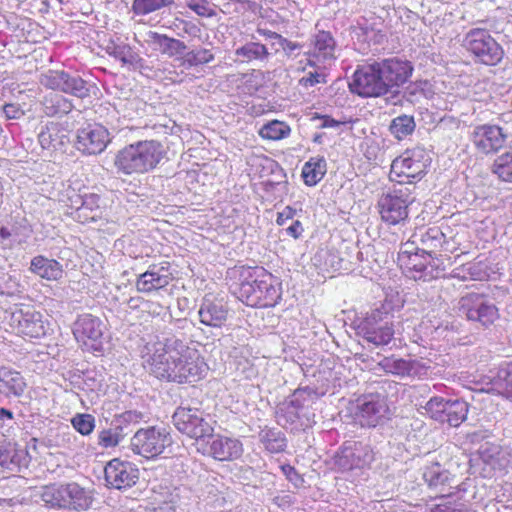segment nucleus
Here are the masks:
<instances>
[{
  "mask_svg": "<svg viewBox=\"0 0 512 512\" xmlns=\"http://www.w3.org/2000/svg\"><path fill=\"white\" fill-rule=\"evenodd\" d=\"M459 310L467 320L478 322L484 327L492 325L499 318L496 305L479 293H468L461 297Z\"/></svg>",
  "mask_w": 512,
  "mask_h": 512,
  "instance_id": "11",
  "label": "nucleus"
},
{
  "mask_svg": "<svg viewBox=\"0 0 512 512\" xmlns=\"http://www.w3.org/2000/svg\"><path fill=\"white\" fill-rule=\"evenodd\" d=\"M21 292L19 280L8 275L3 281H0V294L6 296H15Z\"/></svg>",
  "mask_w": 512,
  "mask_h": 512,
  "instance_id": "60",
  "label": "nucleus"
},
{
  "mask_svg": "<svg viewBox=\"0 0 512 512\" xmlns=\"http://www.w3.org/2000/svg\"><path fill=\"white\" fill-rule=\"evenodd\" d=\"M313 68L312 71L305 73L298 81L299 85L305 89L316 86L317 84H324L326 80V68L327 65L319 63V65L310 66Z\"/></svg>",
  "mask_w": 512,
  "mask_h": 512,
  "instance_id": "55",
  "label": "nucleus"
},
{
  "mask_svg": "<svg viewBox=\"0 0 512 512\" xmlns=\"http://www.w3.org/2000/svg\"><path fill=\"white\" fill-rule=\"evenodd\" d=\"M145 369L156 378L193 383L205 377L208 366L193 341L178 337L148 343L142 350Z\"/></svg>",
  "mask_w": 512,
  "mask_h": 512,
  "instance_id": "1",
  "label": "nucleus"
},
{
  "mask_svg": "<svg viewBox=\"0 0 512 512\" xmlns=\"http://www.w3.org/2000/svg\"><path fill=\"white\" fill-rule=\"evenodd\" d=\"M493 385L500 394L512 398V363L503 364L498 368Z\"/></svg>",
  "mask_w": 512,
  "mask_h": 512,
  "instance_id": "49",
  "label": "nucleus"
},
{
  "mask_svg": "<svg viewBox=\"0 0 512 512\" xmlns=\"http://www.w3.org/2000/svg\"><path fill=\"white\" fill-rule=\"evenodd\" d=\"M67 205L75 209L74 219L81 223L93 222L101 218L103 207L101 198L96 193H76L74 189H67Z\"/></svg>",
  "mask_w": 512,
  "mask_h": 512,
  "instance_id": "19",
  "label": "nucleus"
},
{
  "mask_svg": "<svg viewBox=\"0 0 512 512\" xmlns=\"http://www.w3.org/2000/svg\"><path fill=\"white\" fill-rule=\"evenodd\" d=\"M324 392L306 386L296 389L293 394L278 406L276 419L285 429L298 430L307 426L308 418L305 410Z\"/></svg>",
  "mask_w": 512,
  "mask_h": 512,
  "instance_id": "4",
  "label": "nucleus"
},
{
  "mask_svg": "<svg viewBox=\"0 0 512 512\" xmlns=\"http://www.w3.org/2000/svg\"><path fill=\"white\" fill-rule=\"evenodd\" d=\"M258 439L264 450L271 454L282 453L287 447L285 434L277 428L265 426L260 429Z\"/></svg>",
  "mask_w": 512,
  "mask_h": 512,
  "instance_id": "41",
  "label": "nucleus"
},
{
  "mask_svg": "<svg viewBox=\"0 0 512 512\" xmlns=\"http://www.w3.org/2000/svg\"><path fill=\"white\" fill-rule=\"evenodd\" d=\"M105 325L102 320L90 313L78 315L73 323L72 332L76 341L87 351L103 350Z\"/></svg>",
  "mask_w": 512,
  "mask_h": 512,
  "instance_id": "9",
  "label": "nucleus"
},
{
  "mask_svg": "<svg viewBox=\"0 0 512 512\" xmlns=\"http://www.w3.org/2000/svg\"><path fill=\"white\" fill-rule=\"evenodd\" d=\"M163 145L156 140H141L120 149L114 158L118 173L141 175L155 169L165 156Z\"/></svg>",
  "mask_w": 512,
  "mask_h": 512,
  "instance_id": "3",
  "label": "nucleus"
},
{
  "mask_svg": "<svg viewBox=\"0 0 512 512\" xmlns=\"http://www.w3.org/2000/svg\"><path fill=\"white\" fill-rule=\"evenodd\" d=\"M207 444L204 448H199L203 454L218 461H233L238 459L243 453V445L240 440L223 435L207 436Z\"/></svg>",
  "mask_w": 512,
  "mask_h": 512,
  "instance_id": "25",
  "label": "nucleus"
},
{
  "mask_svg": "<svg viewBox=\"0 0 512 512\" xmlns=\"http://www.w3.org/2000/svg\"><path fill=\"white\" fill-rule=\"evenodd\" d=\"M173 0H133L131 11L136 16H146L171 6Z\"/></svg>",
  "mask_w": 512,
  "mask_h": 512,
  "instance_id": "48",
  "label": "nucleus"
},
{
  "mask_svg": "<svg viewBox=\"0 0 512 512\" xmlns=\"http://www.w3.org/2000/svg\"><path fill=\"white\" fill-rule=\"evenodd\" d=\"M354 34L359 41L367 43L368 45L382 44L385 39V34L369 24L366 19L358 21L357 26L354 28Z\"/></svg>",
  "mask_w": 512,
  "mask_h": 512,
  "instance_id": "45",
  "label": "nucleus"
},
{
  "mask_svg": "<svg viewBox=\"0 0 512 512\" xmlns=\"http://www.w3.org/2000/svg\"><path fill=\"white\" fill-rule=\"evenodd\" d=\"M173 280V274L168 262L152 264L141 273L136 280L135 286L138 292L152 293L167 287Z\"/></svg>",
  "mask_w": 512,
  "mask_h": 512,
  "instance_id": "26",
  "label": "nucleus"
},
{
  "mask_svg": "<svg viewBox=\"0 0 512 512\" xmlns=\"http://www.w3.org/2000/svg\"><path fill=\"white\" fill-rule=\"evenodd\" d=\"M42 314L32 308L17 309L10 314V326L17 333L31 338L46 334Z\"/></svg>",
  "mask_w": 512,
  "mask_h": 512,
  "instance_id": "24",
  "label": "nucleus"
},
{
  "mask_svg": "<svg viewBox=\"0 0 512 512\" xmlns=\"http://www.w3.org/2000/svg\"><path fill=\"white\" fill-rule=\"evenodd\" d=\"M312 48L305 53L307 56L306 66L330 65L336 59V42L328 31H319L312 39Z\"/></svg>",
  "mask_w": 512,
  "mask_h": 512,
  "instance_id": "28",
  "label": "nucleus"
},
{
  "mask_svg": "<svg viewBox=\"0 0 512 512\" xmlns=\"http://www.w3.org/2000/svg\"><path fill=\"white\" fill-rule=\"evenodd\" d=\"M29 271L48 281H58L63 276L62 264L43 255L31 259Z\"/></svg>",
  "mask_w": 512,
  "mask_h": 512,
  "instance_id": "36",
  "label": "nucleus"
},
{
  "mask_svg": "<svg viewBox=\"0 0 512 512\" xmlns=\"http://www.w3.org/2000/svg\"><path fill=\"white\" fill-rule=\"evenodd\" d=\"M172 443L170 433L162 427L139 429L131 438V449L146 459H153L164 452Z\"/></svg>",
  "mask_w": 512,
  "mask_h": 512,
  "instance_id": "8",
  "label": "nucleus"
},
{
  "mask_svg": "<svg viewBox=\"0 0 512 512\" xmlns=\"http://www.w3.org/2000/svg\"><path fill=\"white\" fill-rule=\"evenodd\" d=\"M93 502V495L90 490L81 487L75 482L65 484V509L84 511Z\"/></svg>",
  "mask_w": 512,
  "mask_h": 512,
  "instance_id": "38",
  "label": "nucleus"
},
{
  "mask_svg": "<svg viewBox=\"0 0 512 512\" xmlns=\"http://www.w3.org/2000/svg\"><path fill=\"white\" fill-rule=\"evenodd\" d=\"M172 418L179 432L196 440L205 439L214 431L212 425L198 409L179 407Z\"/></svg>",
  "mask_w": 512,
  "mask_h": 512,
  "instance_id": "17",
  "label": "nucleus"
},
{
  "mask_svg": "<svg viewBox=\"0 0 512 512\" xmlns=\"http://www.w3.org/2000/svg\"><path fill=\"white\" fill-rule=\"evenodd\" d=\"M375 459V453L368 443L345 442L334 456V465L340 471L369 467Z\"/></svg>",
  "mask_w": 512,
  "mask_h": 512,
  "instance_id": "13",
  "label": "nucleus"
},
{
  "mask_svg": "<svg viewBox=\"0 0 512 512\" xmlns=\"http://www.w3.org/2000/svg\"><path fill=\"white\" fill-rule=\"evenodd\" d=\"M416 124L413 116L400 115L391 121L389 126L391 134L398 140H402L411 135L415 130Z\"/></svg>",
  "mask_w": 512,
  "mask_h": 512,
  "instance_id": "50",
  "label": "nucleus"
},
{
  "mask_svg": "<svg viewBox=\"0 0 512 512\" xmlns=\"http://www.w3.org/2000/svg\"><path fill=\"white\" fill-rule=\"evenodd\" d=\"M28 454L16 443L4 441L0 443V466L10 471H17L27 466Z\"/></svg>",
  "mask_w": 512,
  "mask_h": 512,
  "instance_id": "35",
  "label": "nucleus"
},
{
  "mask_svg": "<svg viewBox=\"0 0 512 512\" xmlns=\"http://www.w3.org/2000/svg\"><path fill=\"white\" fill-rule=\"evenodd\" d=\"M376 63L387 92L404 84L413 72V66L409 61L398 58H388Z\"/></svg>",
  "mask_w": 512,
  "mask_h": 512,
  "instance_id": "27",
  "label": "nucleus"
},
{
  "mask_svg": "<svg viewBox=\"0 0 512 512\" xmlns=\"http://www.w3.org/2000/svg\"><path fill=\"white\" fill-rule=\"evenodd\" d=\"M448 402L443 397H432L426 403L425 409L432 419L442 422Z\"/></svg>",
  "mask_w": 512,
  "mask_h": 512,
  "instance_id": "57",
  "label": "nucleus"
},
{
  "mask_svg": "<svg viewBox=\"0 0 512 512\" xmlns=\"http://www.w3.org/2000/svg\"><path fill=\"white\" fill-rule=\"evenodd\" d=\"M296 213H297L296 209H294L290 206H286L281 212H278L276 223L279 226H284L287 224V222L289 220L293 221V218Z\"/></svg>",
  "mask_w": 512,
  "mask_h": 512,
  "instance_id": "64",
  "label": "nucleus"
},
{
  "mask_svg": "<svg viewBox=\"0 0 512 512\" xmlns=\"http://www.w3.org/2000/svg\"><path fill=\"white\" fill-rule=\"evenodd\" d=\"M423 478L428 486L435 490L436 495L445 496L450 494L451 478L450 473L444 470L440 464L435 463L427 466L423 473Z\"/></svg>",
  "mask_w": 512,
  "mask_h": 512,
  "instance_id": "37",
  "label": "nucleus"
},
{
  "mask_svg": "<svg viewBox=\"0 0 512 512\" xmlns=\"http://www.w3.org/2000/svg\"><path fill=\"white\" fill-rule=\"evenodd\" d=\"M32 233L27 223H14L0 227V247L3 250H12L16 246L25 244Z\"/></svg>",
  "mask_w": 512,
  "mask_h": 512,
  "instance_id": "32",
  "label": "nucleus"
},
{
  "mask_svg": "<svg viewBox=\"0 0 512 512\" xmlns=\"http://www.w3.org/2000/svg\"><path fill=\"white\" fill-rule=\"evenodd\" d=\"M508 133L495 124H481L474 127L471 141L478 151L484 154H495L506 144Z\"/></svg>",
  "mask_w": 512,
  "mask_h": 512,
  "instance_id": "21",
  "label": "nucleus"
},
{
  "mask_svg": "<svg viewBox=\"0 0 512 512\" xmlns=\"http://www.w3.org/2000/svg\"><path fill=\"white\" fill-rule=\"evenodd\" d=\"M322 258L325 259L324 266L327 270L338 271L348 269L344 266V260L333 251H321L315 256V260Z\"/></svg>",
  "mask_w": 512,
  "mask_h": 512,
  "instance_id": "58",
  "label": "nucleus"
},
{
  "mask_svg": "<svg viewBox=\"0 0 512 512\" xmlns=\"http://www.w3.org/2000/svg\"><path fill=\"white\" fill-rule=\"evenodd\" d=\"M124 433L120 424L112 425L98 433V444L103 448H113L123 440Z\"/></svg>",
  "mask_w": 512,
  "mask_h": 512,
  "instance_id": "54",
  "label": "nucleus"
},
{
  "mask_svg": "<svg viewBox=\"0 0 512 512\" xmlns=\"http://www.w3.org/2000/svg\"><path fill=\"white\" fill-rule=\"evenodd\" d=\"M104 474L107 486L117 490L130 488L139 479V469L133 463L119 458L106 464Z\"/></svg>",
  "mask_w": 512,
  "mask_h": 512,
  "instance_id": "22",
  "label": "nucleus"
},
{
  "mask_svg": "<svg viewBox=\"0 0 512 512\" xmlns=\"http://www.w3.org/2000/svg\"><path fill=\"white\" fill-rule=\"evenodd\" d=\"M422 245L421 252L426 254L429 259L435 258L433 253L442 248L446 242V237L439 227H430L426 230H419L413 235Z\"/></svg>",
  "mask_w": 512,
  "mask_h": 512,
  "instance_id": "40",
  "label": "nucleus"
},
{
  "mask_svg": "<svg viewBox=\"0 0 512 512\" xmlns=\"http://www.w3.org/2000/svg\"><path fill=\"white\" fill-rule=\"evenodd\" d=\"M430 164V154L424 147L406 149L392 161L390 177L400 184L412 185L426 175Z\"/></svg>",
  "mask_w": 512,
  "mask_h": 512,
  "instance_id": "5",
  "label": "nucleus"
},
{
  "mask_svg": "<svg viewBox=\"0 0 512 512\" xmlns=\"http://www.w3.org/2000/svg\"><path fill=\"white\" fill-rule=\"evenodd\" d=\"M38 140L41 147L48 151H63L70 143L67 130L55 122L46 124L40 131Z\"/></svg>",
  "mask_w": 512,
  "mask_h": 512,
  "instance_id": "30",
  "label": "nucleus"
},
{
  "mask_svg": "<svg viewBox=\"0 0 512 512\" xmlns=\"http://www.w3.org/2000/svg\"><path fill=\"white\" fill-rule=\"evenodd\" d=\"M2 110L7 120L20 119L25 114L24 109L18 103H5Z\"/></svg>",
  "mask_w": 512,
  "mask_h": 512,
  "instance_id": "61",
  "label": "nucleus"
},
{
  "mask_svg": "<svg viewBox=\"0 0 512 512\" xmlns=\"http://www.w3.org/2000/svg\"><path fill=\"white\" fill-rule=\"evenodd\" d=\"M398 253V264L414 280L430 281L442 276L445 266L440 258H432L424 253L416 252L411 256Z\"/></svg>",
  "mask_w": 512,
  "mask_h": 512,
  "instance_id": "10",
  "label": "nucleus"
},
{
  "mask_svg": "<svg viewBox=\"0 0 512 512\" xmlns=\"http://www.w3.org/2000/svg\"><path fill=\"white\" fill-rule=\"evenodd\" d=\"M25 388L26 382L20 372L9 367H0V393L20 397Z\"/></svg>",
  "mask_w": 512,
  "mask_h": 512,
  "instance_id": "39",
  "label": "nucleus"
},
{
  "mask_svg": "<svg viewBox=\"0 0 512 512\" xmlns=\"http://www.w3.org/2000/svg\"><path fill=\"white\" fill-rule=\"evenodd\" d=\"M326 173V161L324 157H314L306 162L302 169V177L305 184L316 185Z\"/></svg>",
  "mask_w": 512,
  "mask_h": 512,
  "instance_id": "44",
  "label": "nucleus"
},
{
  "mask_svg": "<svg viewBox=\"0 0 512 512\" xmlns=\"http://www.w3.org/2000/svg\"><path fill=\"white\" fill-rule=\"evenodd\" d=\"M39 82L51 90H58L77 98L90 95V86L78 75H72L64 70H48L41 74Z\"/></svg>",
  "mask_w": 512,
  "mask_h": 512,
  "instance_id": "14",
  "label": "nucleus"
},
{
  "mask_svg": "<svg viewBox=\"0 0 512 512\" xmlns=\"http://www.w3.org/2000/svg\"><path fill=\"white\" fill-rule=\"evenodd\" d=\"M237 60L242 63H259L266 64L272 54L266 45L255 40L253 36L250 41L245 42L237 47L234 52Z\"/></svg>",
  "mask_w": 512,
  "mask_h": 512,
  "instance_id": "34",
  "label": "nucleus"
},
{
  "mask_svg": "<svg viewBox=\"0 0 512 512\" xmlns=\"http://www.w3.org/2000/svg\"><path fill=\"white\" fill-rule=\"evenodd\" d=\"M108 129L98 123H89L77 130L76 147L88 155L102 153L110 143Z\"/></svg>",
  "mask_w": 512,
  "mask_h": 512,
  "instance_id": "20",
  "label": "nucleus"
},
{
  "mask_svg": "<svg viewBox=\"0 0 512 512\" xmlns=\"http://www.w3.org/2000/svg\"><path fill=\"white\" fill-rule=\"evenodd\" d=\"M492 171L502 181L512 183V148L494 160Z\"/></svg>",
  "mask_w": 512,
  "mask_h": 512,
  "instance_id": "53",
  "label": "nucleus"
},
{
  "mask_svg": "<svg viewBox=\"0 0 512 512\" xmlns=\"http://www.w3.org/2000/svg\"><path fill=\"white\" fill-rule=\"evenodd\" d=\"M71 424L78 433L88 436L95 429V417L88 413H77L71 418Z\"/></svg>",
  "mask_w": 512,
  "mask_h": 512,
  "instance_id": "56",
  "label": "nucleus"
},
{
  "mask_svg": "<svg viewBox=\"0 0 512 512\" xmlns=\"http://www.w3.org/2000/svg\"><path fill=\"white\" fill-rule=\"evenodd\" d=\"M237 297L251 307H274L282 297L279 279L263 267H243Z\"/></svg>",
  "mask_w": 512,
  "mask_h": 512,
  "instance_id": "2",
  "label": "nucleus"
},
{
  "mask_svg": "<svg viewBox=\"0 0 512 512\" xmlns=\"http://www.w3.org/2000/svg\"><path fill=\"white\" fill-rule=\"evenodd\" d=\"M463 46L476 62L488 66L499 64L504 56L500 44L488 30L482 28L470 29L464 36Z\"/></svg>",
  "mask_w": 512,
  "mask_h": 512,
  "instance_id": "6",
  "label": "nucleus"
},
{
  "mask_svg": "<svg viewBox=\"0 0 512 512\" xmlns=\"http://www.w3.org/2000/svg\"><path fill=\"white\" fill-rule=\"evenodd\" d=\"M214 60V53L210 49L198 48L186 53L181 57V65L186 69L194 66L210 63Z\"/></svg>",
  "mask_w": 512,
  "mask_h": 512,
  "instance_id": "51",
  "label": "nucleus"
},
{
  "mask_svg": "<svg viewBox=\"0 0 512 512\" xmlns=\"http://www.w3.org/2000/svg\"><path fill=\"white\" fill-rule=\"evenodd\" d=\"M468 414V404L463 400H449L442 423H448L450 426L458 427Z\"/></svg>",
  "mask_w": 512,
  "mask_h": 512,
  "instance_id": "46",
  "label": "nucleus"
},
{
  "mask_svg": "<svg viewBox=\"0 0 512 512\" xmlns=\"http://www.w3.org/2000/svg\"><path fill=\"white\" fill-rule=\"evenodd\" d=\"M508 460L504 456L499 445L485 442L470 458L473 473L483 478H491L496 471H502L507 466Z\"/></svg>",
  "mask_w": 512,
  "mask_h": 512,
  "instance_id": "16",
  "label": "nucleus"
},
{
  "mask_svg": "<svg viewBox=\"0 0 512 512\" xmlns=\"http://www.w3.org/2000/svg\"><path fill=\"white\" fill-rule=\"evenodd\" d=\"M41 500L51 508L65 509V484H52L43 487Z\"/></svg>",
  "mask_w": 512,
  "mask_h": 512,
  "instance_id": "47",
  "label": "nucleus"
},
{
  "mask_svg": "<svg viewBox=\"0 0 512 512\" xmlns=\"http://www.w3.org/2000/svg\"><path fill=\"white\" fill-rule=\"evenodd\" d=\"M413 189L414 186L400 185L380 197L377 205L385 223L397 225L408 218V207L415 201Z\"/></svg>",
  "mask_w": 512,
  "mask_h": 512,
  "instance_id": "7",
  "label": "nucleus"
},
{
  "mask_svg": "<svg viewBox=\"0 0 512 512\" xmlns=\"http://www.w3.org/2000/svg\"><path fill=\"white\" fill-rule=\"evenodd\" d=\"M291 129L289 125L282 121L273 120L263 125L259 131V135L263 139L281 140L289 136Z\"/></svg>",
  "mask_w": 512,
  "mask_h": 512,
  "instance_id": "52",
  "label": "nucleus"
},
{
  "mask_svg": "<svg viewBox=\"0 0 512 512\" xmlns=\"http://www.w3.org/2000/svg\"><path fill=\"white\" fill-rule=\"evenodd\" d=\"M363 338L376 345H387L393 338L394 329L388 321V314L380 310H374L359 326Z\"/></svg>",
  "mask_w": 512,
  "mask_h": 512,
  "instance_id": "18",
  "label": "nucleus"
},
{
  "mask_svg": "<svg viewBox=\"0 0 512 512\" xmlns=\"http://www.w3.org/2000/svg\"><path fill=\"white\" fill-rule=\"evenodd\" d=\"M380 366L386 373H391L399 377H426L430 366L422 360L402 359L395 357H385L380 362Z\"/></svg>",
  "mask_w": 512,
  "mask_h": 512,
  "instance_id": "29",
  "label": "nucleus"
},
{
  "mask_svg": "<svg viewBox=\"0 0 512 512\" xmlns=\"http://www.w3.org/2000/svg\"><path fill=\"white\" fill-rule=\"evenodd\" d=\"M144 43L152 46L154 50H157L169 57L181 55L187 48L183 41L168 37L165 34H159L154 31L146 32Z\"/></svg>",
  "mask_w": 512,
  "mask_h": 512,
  "instance_id": "33",
  "label": "nucleus"
},
{
  "mask_svg": "<svg viewBox=\"0 0 512 512\" xmlns=\"http://www.w3.org/2000/svg\"><path fill=\"white\" fill-rule=\"evenodd\" d=\"M43 111L48 117L63 116L73 109L72 101L59 94H49L44 97Z\"/></svg>",
  "mask_w": 512,
  "mask_h": 512,
  "instance_id": "42",
  "label": "nucleus"
},
{
  "mask_svg": "<svg viewBox=\"0 0 512 512\" xmlns=\"http://www.w3.org/2000/svg\"><path fill=\"white\" fill-rule=\"evenodd\" d=\"M427 81H416L410 83L404 90V98L409 102L418 101L420 97L426 96Z\"/></svg>",
  "mask_w": 512,
  "mask_h": 512,
  "instance_id": "59",
  "label": "nucleus"
},
{
  "mask_svg": "<svg viewBox=\"0 0 512 512\" xmlns=\"http://www.w3.org/2000/svg\"><path fill=\"white\" fill-rule=\"evenodd\" d=\"M351 92L361 97H379L387 93L376 61L358 67L349 83Z\"/></svg>",
  "mask_w": 512,
  "mask_h": 512,
  "instance_id": "12",
  "label": "nucleus"
},
{
  "mask_svg": "<svg viewBox=\"0 0 512 512\" xmlns=\"http://www.w3.org/2000/svg\"><path fill=\"white\" fill-rule=\"evenodd\" d=\"M388 412L384 397L379 394H368L356 400L353 416L361 427H376L387 418Z\"/></svg>",
  "mask_w": 512,
  "mask_h": 512,
  "instance_id": "15",
  "label": "nucleus"
},
{
  "mask_svg": "<svg viewBox=\"0 0 512 512\" xmlns=\"http://www.w3.org/2000/svg\"><path fill=\"white\" fill-rule=\"evenodd\" d=\"M188 7L199 16L208 17L212 15V10L207 5L206 1L190 2Z\"/></svg>",
  "mask_w": 512,
  "mask_h": 512,
  "instance_id": "63",
  "label": "nucleus"
},
{
  "mask_svg": "<svg viewBox=\"0 0 512 512\" xmlns=\"http://www.w3.org/2000/svg\"><path fill=\"white\" fill-rule=\"evenodd\" d=\"M143 419V414L136 410H128L123 412L117 418V422L121 424L138 423Z\"/></svg>",
  "mask_w": 512,
  "mask_h": 512,
  "instance_id": "62",
  "label": "nucleus"
},
{
  "mask_svg": "<svg viewBox=\"0 0 512 512\" xmlns=\"http://www.w3.org/2000/svg\"><path fill=\"white\" fill-rule=\"evenodd\" d=\"M198 315L202 324L221 328L228 319L229 310L222 301L205 298L200 305Z\"/></svg>",
  "mask_w": 512,
  "mask_h": 512,
  "instance_id": "31",
  "label": "nucleus"
},
{
  "mask_svg": "<svg viewBox=\"0 0 512 512\" xmlns=\"http://www.w3.org/2000/svg\"><path fill=\"white\" fill-rule=\"evenodd\" d=\"M451 277L461 281H481L488 277L487 267L482 262H469L453 269Z\"/></svg>",
  "mask_w": 512,
  "mask_h": 512,
  "instance_id": "43",
  "label": "nucleus"
},
{
  "mask_svg": "<svg viewBox=\"0 0 512 512\" xmlns=\"http://www.w3.org/2000/svg\"><path fill=\"white\" fill-rule=\"evenodd\" d=\"M105 52L119 61L123 67L129 70L143 72L146 70V61L141 57L139 52L132 47L128 42L127 38L121 36H113L109 38L105 45Z\"/></svg>",
  "mask_w": 512,
  "mask_h": 512,
  "instance_id": "23",
  "label": "nucleus"
}]
</instances>
